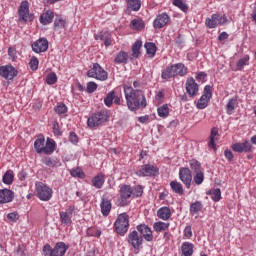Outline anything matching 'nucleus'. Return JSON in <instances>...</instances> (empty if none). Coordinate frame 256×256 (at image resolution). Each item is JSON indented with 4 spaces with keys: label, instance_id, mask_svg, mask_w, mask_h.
I'll return each instance as SVG.
<instances>
[{
    "label": "nucleus",
    "instance_id": "obj_1",
    "mask_svg": "<svg viewBox=\"0 0 256 256\" xmlns=\"http://www.w3.org/2000/svg\"><path fill=\"white\" fill-rule=\"evenodd\" d=\"M123 89L129 111H139V109H145V107H147V98H145L143 90L134 89L127 85H125Z\"/></svg>",
    "mask_w": 256,
    "mask_h": 256
},
{
    "label": "nucleus",
    "instance_id": "obj_2",
    "mask_svg": "<svg viewBox=\"0 0 256 256\" xmlns=\"http://www.w3.org/2000/svg\"><path fill=\"white\" fill-rule=\"evenodd\" d=\"M34 149L38 155L44 153L45 155H53L57 149V143L51 138H47L45 142V136L42 134L34 141Z\"/></svg>",
    "mask_w": 256,
    "mask_h": 256
},
{
    "label": "nucleus",
    "instance_id": "obj_3",
    "mask_svg": "<svg viewBox=\"0 0 256 256\" xmlns=\"http://www.w3.org/2000/svg\"><path fill=\"white\" fill-rule=\"evenodd\" d=\"M68 250L69 246L65 242H57L54 248H51L50 244L44 245L42 253L44 256H65Z\"/></svg>",
    "mask_w": 256,
    "mask_h": 256
},
{
    "label": "nucleus",
    "instance_id": "obj_4",
    "mask_svg": "<svg viewBox=\"0 0 256 256\" xmlns=\"http://www.w3.org/2000/svg\"><path fill=\"white\" fill-rule=\"evenodd\" d=\"M114 229L118 235L125 237L129 231V214L121 213L114 222Z\"/></svg>",
    "mask_w": 256,
    "mask_h": 256
},
{
    "label": "nucleus",
    "instance_id": "obj_5",
    "mask_svg": "<svg viewBox=\"0 0 256 256\" xmlns=\"http://www.w3.org/2000/svg\"><path fill=\"white\" fill-rule=\"evenodd\" d=\"M107 121H109V113L105 110H101L95 112L88 118L87 125L93 129V127H101V125H105Z\"/></svg>",
    "mask_w": 256,
    "mask_h": 256
},
{
    "label": "nucleus",
    "instance_id": "obj_6",
    "mask_svg": "<svg viewBox=\"0 0 256 256\" xmlns=\"http://www.w3.org/2000/svg\"><path fill=\"white\" fill-rule=\"evenodd\" d=\"M35 191L36 197H38L40 201H51L53 198V189L43 182L35 183Z\"/></svg>",
    "mask_w": 256,
    "mask_h": 256
},
{
    "label": "nucleus",
    "instance_id": "obj_7",
    "mask_svg": "<svg viewBox=\"0 0 256 256\" xmlns=\"http://www.w3.org/2000/svg\"><path fill=\"white\" fill-rule=\"evenodd\" d=\"M87 77L97 79L98 81H107V79H109V74L99 63H94L93 67L88 70Z\"/></svg>",
    "mask_w": 256,
    "mask_h": 256
},
{
    "label": "nucleus",
    "instance_id": "obj_8",
    "mask_svg": "<svg viewBox=\"0 0 256 256\" xmlns=\"http://www.w3.org/2000/svg\"><path fill=\"white\" fill-rule=\"evenodd\" d=\"M228 21L226 15L215 13L212 14L211 17L206 18L205 25L207 29H215L219 27V25H227Z\"/></svg>",
    "mask_w": 256,
    "mask_h": 256
},
{
    "label": "nucleus",
    "instance_id": "obj_9",
    "mask_svg": "<svg viewBox=\"0 0 256 256\" xmlns=\"http://www.w3.org/2000/svg\"><path fill=\"white\" fill-rule=\"evenodd\" d=\"M211 97H213V87L211 85H206L202 96L196 104L197 109H207Z\"/></svg>",
    "mask_w": 256,
    "mask_h": 256
},
{
    "label": "nucleus",
    "instance_id": "obj_10",
    "mask_svg": "<svg viewBox=\"0 0 256 256\" xmlns=\"http://www.w3.org/2000/svg\"><path fill=\"white\" fill-rule=\"evenodd\" d=\"M135 173L138 177H157L159 168L153 164H144Z\"/></svg>",
    "mask_w": 256,
    "mask_h": 256
},
{
    "label": "nucleus",
    "instance_id": "obj_11",
    "mask_svg": "<svg viewBox=\"0 0 256 256\" xmlns=\"http://www.w3.org/2000/svg\"><path fill=\"white\" fill-rule=\"evenodd\" d=\"M178 177L186 189H191V183H193V173L191 172V169L180 167Z\"/></svg>",
    "mask_w": 256,
    "mask_h": 256
},
{
    "label": "nucleus",
    "instance_id": "obj_12",
    "mask_svg": "<svg viewBox=\"0 0 256 256\" xmlns=\"http://www.w3.org/2000/svg\"><path fill=\"white\" fill-rule=\"evenodd\" d=\"M127 243L133 247L136 251H139L143 247V236L139 235L137 230L130 232L127 236Z\"/></svg>",
    "mask_w": 256,
    "mask_h": 256
},
{
    "label": "nucleus",
    "instance_id": "obj_13",
    "mask_svg": "<svg viewBox=\"0 0 256 256\" xmlns=\"http://www.w3.org/2000/svg\"><path fill=\"white\" fill-rule=\"evenodd\" d=\"M18 15L21 21L27 23V21H33V14L29 11V1H22L18 8Z\"/></svg>",
    "mask_w": 256,
    "mask_h": 256
},
{
    "label": "nucleus",
    "instance_id": "obj_14",
    "mask_svg": "<svg viewBox=\"0 0 256 256\" xmlns=\"http://www.w3.org/2000/svg\"><path fill=\"white\" fill-rule=\"evenodd\" d=\"M73 213H75V206H68L65 211L59 213L60 223L64 225V227H69L73 224Z\"/></svg>",
    "mask_w": 256,
    "mask_h": 256
},
{
    "label": "nucleus",
    "instance_id": "obj_15",
    "mask_svg": "<svg viewBox=\"0 0 256 256\" xmlns=\"http://www.w3.org/2000/svg\"><path fill=\"white\" fill-rule=\"evenodd\" d=\"M17 75H19V71H17L13 65L9 64L0 66V76H2L3 79H6L7 81H13Z\"/></svg>",
    "mask_w": 256,
    "mask_h": 256
},
{
    "label": "nucleus",
    "instance_id": "obj_16",
    "mask_svg": "<svg viewBox=\"0 0 256 256\" xmlns=\"http://www.w3.org/2000/svg\"><path fill=\"white\" fill-rule=\"evenodd\" d=\"M231 149L234 153H251L253 151V144L249 140H244L243 142L232 144Z\"/></svg>",
    "mask_w": 256,
    "mask_h": 256
},
{
    "label": "nucleus",
    "instance_id": "obj_17",
    "mask_svg": "<svg viewBox=\"0 0 256 256\" xmlns=\"http://www.w3.org/2000/svg\"><path fill=\"white\" fill-rule=\"evenodd\" d=\"M186 93H188L191 99H195L199 93V84L195 82L194 77H190L186 81Z\"/></svg>",
    "mask_w": 256,
    "mask_h": 256
},
{
    "label": "nucleus",
    "instance_id": "obj_18",
    "mask_svg": "<svg viewBox=\"0 0 256 256\" xmlns=\"http://www.w3.org/2000/svg\"><path fill=\"white\" fill-rule=\"evenodd\" d=\"M132 186L131 185H127V184H123L120 186V205L122 207H125V205H127V200L131 199V197H133L132 194Z\"/></svg>",
    "mask_w": 256,
    "mask_h": 256
},
{
    "label": "nucleus",
    "instance_id": "obj_19",
    "mask_svg": "<svg viewBox=\"0 0 256 256\" xmlns=\"http://www.w3.org/2000/svg\"><path fill=\"white\" fill-rule=\"evenodd\" d=\"M47 49H49V40L47 38H40L32 44L34 53H45Z\"/></svg>",
    "mask_w": 256,
    "mask_h": 256
},
{
    "label": "nucleus",
    "instance_id": "obj_20",
    "mask_svg": "<svg viewBox=\"0 0 256 256\" xmlns=\"http://www.w3.org/2000/svg\"><path fill=\"white\" fill-rule=\"evenodd\" d=\"M136 231L141 234L142 239L145 241H153V230L147 224H140L136 226Z\"/></svg>",
    "mask_w": 256,
    "mask_h": 256
},
{
    "label": "nucleus",
    "instance_id": "obj_21",
    "mask_svg": "<svg viewBox=\"0 0 256 256\" xmlns=\"http://www.w3.org/2000/svg\"><path fill=\"white\" fill-rule=\"evenodd\" d=\"M169 21H171V17H169L167 13L163 12L156 16L155 20L153 21V27L154 29H163V27H165Z\"/></svg>",
    "mask_w": 256,
    "mask_h": 256
},
{
    "label": "nucleus",
    "instance_id": "obj_22",
    "mask_svg": "<svg viewBox=\"0 0 256 256\" xmlns=\"http://www.w3.org/2000/svg\"><path fill=\"white\" fill-rule=\"evenodd\" d=\"M15 199V192L7 188L0 189V205L11 203Z\"/></svg>",
    "mask_w": 256,
    "mask_h": 256
},
{
    "label": "nucleus",
    "instance_id": "obj_23",
    "mask_svg": "<svg viewBox=\"0 0 256 256\" xmlns=\"http://www.w3.org/2000/svg\"><path fill=\"white\" fill-rule=\"evenodd\" d=\"M171 66L176 77H185V75L189 73V69L187 68V66H185L184 63L180 62L176 64H171Z\"/></svg>",
    "mask_w": 256,
    "mask_h": 256
},
{
    "label": "nucleus",
    "instance_id": "obj_24",
    "mask_svg": "<svg viewBox=\"0 0 256 256\" xmlns=\"http://www.w3.org/2000/svg\"><path fill=\"white\" fill-rule=\"evenodd\" d=\"M112 207L113 205L111 204V200L109 198L102 197V200L100 203V209L104 217H109Z\"/></svg>",
    "mask_w": 256,
    "mask_h": 256
},
{
    "label": "nucleus",
    "instance_id": "obj_25",
    "mask_svg": "<svg viewBox=\"0 0 256 256\" xmlns=\"http://www.w3.org/2000/svg\"><path fill=\"white\" fill-rule=\"evenodd\" d=\"M55 19V13L51 10H47L40 15L39 21L41 25H51Z\"/></svg>",
    "mask_w": 256,
    "mask_h": 256
},
{
    "label": "nucleus",
    "instance_id": "obj_26",
    "mask_svg": "<svg viewBox=\"0 0 256 256\" xmlns=\"http://www.w3.org/2000/svg\"><path fill=\"white\" fill-rule=\"evenodd\" d=\"M114 63H116L117 65H127L129 63V53L123 50L116 53Z\"/></svg>",
    "mask_w": 256,
    "mask_h": 256
},
{
    "label": "nucleus",
    "instance_id": "obj_27",
    "mask_svg": "<svg viewBox=\"0 0 256 256\" xmlns=\"http://www.w3.org/2000/svg\"><path fill=\"white\" fill-rule=\"evenodd\" d=\"M92 187H95V189H103V186L105 185V174L98 173L96 176H94L91 180Z\"/></svg>",
    "mask_w": 256,
    "mask_h": 256
},
{
    "label": "nucleus",
    "instance_id": "obj_28",
    "mask_svg": "<svg viewBox=\"0 0 256 256\" xmlns=\"http://www.w3.org/2000/svg\"><path fill=\"white\" fill-rule=\"evenodd\" d=\"M171 215H173V213H171V208L167 206H163L157 211V217L162 221H169V219H171Z\"/></svg>",
    "mask_w": 256,
    "mask_h": 256
},
{
    "label": "nucleus",
    "instance_id": "obj_29",
    "mask_svg": "<svg viewBox=\"0 0 256 256\" xmlns=\"http://www.w3.org/2000/svg\"><path fill=\"white\" fill-rule=\"evenodd\" d=\"M61 29H67V20L61 17H57L54 20L53 31L55 33H61Z\"/></svg>",
    "mask_w": 256,
    "mask_h": 256
},
{
    "label": "nucleus",
    "instance_id": "obj_30",
    "mask_svg": "<svg viewBox=\"0 0 256 256\" xmlns=\"http://www.w3.org/2000/svg\"><path fill=\"white\" fill-rule=\"evenodd\" d=\"M170 188L171 191L176 195H185V188H183V184L177 180H173L170 182Z\"/></svg>",
    "mask_w": 256,
    "mask_h": 256
},
{
    "label": "nucleus",
    "instance_id": "obj_31",
    "mask_svg": "<svg viewBox=\"0 0 256 256\" xmlns=\"http://www.w3.org/2000/svg\"><path fill=\"white\" fill-rule=\"evenodd\" d=\"M215 137H219V129L217 127H213L210 132L209 136V142H208V147L210 149H217V139Z\"/></svg>",
    "mask_w": 256,
    "mask_h": 256
},
{
    "label": "nucleus",
    "instance_id": "obj_32",
    "mask_svg": "<svg viewBox=\"0 0 256 256\" xmlns=\"http://www.w3.org/2000/svg\"><path fill=\"white\" fill-rule=\"evenodd\" d=\"M175 71L173 70V66L169 65L161 72V79L164 81H171V79H175Z\"/></svg>",
    "mask_w": 256,
    "mask_h": 256
},
{
    "label": "nucleus",
    "instance_id": "obj_33",
    "mask_svg": "<svg viewBox=\"0 0 256 256\" xmlns=\"http://www.w3.org/2000/svg\"><path fill=\"white\" fill-rule=\"evenodd\" d=\"M141 47H143V42L141 40H137L131 48L132 54L131 59H139L141 55Z\"/></svg>",
    "mask_w": 256,
    "mask_h": 256
},
{
    "label": "nucleus",
    "instance_id": "obj_34",
    "mask_svg": "<svg viewBox=\"0 0 256 256\" xmlns=\"http://www.w3.org/2000/svg\"><path fill=\"white\" fill-rule=\"evenodd\" d=\"M195 245L191 242H183L181 246V251L183 256H193Z\"/></svg>",
    "mask_w": 256,
    "mask_h": 256
},
{
    "label": "nucleus",
    "instance_id": "obj_35",
    "mask_svg": "<svg viewBox=\"0 0 256 256\" xmlns=\"http://www.w3.org/2000/svg\"><path fill=\"white\" fill-rule=\"evenodd\" d=\"M251 58L249 55H244V57L240 58L237 63L236 67L232 69V71H243L245 69L246 65H249V60Z\"/></svg>",
    "mask_w": 256,
    "mask_h": 256
},
{
    "label": "nucleus",
    "instance_id": "obj_36",
    "mask_svg": "<svg viewBox=\"0 0 256 256\" xmlns=\"http://www.w3.org/2000/svg\"><path fill=\"white\" fill-rule=\"evenodd\" d=\"M42 163L46 165V167H61V161H59L57 158L44 157L42 159Z\"/></svg>",
    "mask_w": 256,
    "mask_h": 256
},
{
    "label": "nucleus",
    "instance_id": "obj_37",
    "mask_svg": "<svg viewBox=\"0 0 256 256\" xmlns=\"http://www.w3.org/2000/svg\"><path fill=\"white\" fill-rule=\"evenodd\" d=\"M144 47L147 55L150 57V59H153L157 53V45H155L153 42H146Z\"/></svg>",
    "mask_w": 256,
    "mask_h": 256
},
{
    "label": "nucleus",
    "instance_id": "obj_38",
    "mask_svg": "<svg viewBox=\"0 0 256 256\" xmlns=\"http://www.w3.org/2000/svg\"><path fill=\"white\" fill-rule=\"evenodd\" d=\"M200 211H203V202L195 201L190 204V214L197 215Z\"/></svg>",
    "mask_w": 256,
    "mask_h": 256
},
{
    "label": "nucleus",
    "instance_id": "obj_39",
    "mask_svg": "<svg viewBox=\"0 0 256 256\" xmlns=\"http://www.w3.org/2000/svg\"><path fill=\"white\" fill-rule=\"evenodd\" d=\"M127 9L130 11H139L141 9V0H126Z\"/></svg>",
    "mask_w": 256,
    "mask_h": 256
},
{
    "label": "nucleus",
    "instance_id": "obj_40",
    "mask_svg": "<svg viewBox=\"0 0 256 256\" xmlns=\"http://www.w3.org/2000/svg\"><path fill=\"white\" fill-rule=\"evenodd\" d=\"M206 195H211V199H212V201H214V203H219V201H221V189L220 188H215L213 190H209L208 192H206Z\"/></svg>",
    "mask_w": 256,
    "mask_h": 256
},
{
    "label": "nucleus",
    "instance_id": "obj_41",
    "mask_svg": "<svg viewBox=\"0 0 256 256\" xmlns=\"http://www.w3.org/2000/svg\"><path fill=\"white\" fill-rule=\"evenodd\" d=\"M169 225L170 224L167 222L158 221L153 224V229L156 233H161L163 231H167V229H169Z\"/></svg>",
    "mask_w": 256,
    "mask_h": 256
},
{
    "label": "nucleus",
    "instance_id": "obj_42",
    "mask_svg": "<svg viewBox=\"0 0 256 256\" xmlns=\"http://www.w3.org/2000/svg\"><path fill=\"white\" fill-rule=\"evenodd\" d=\"M172 4L174 7H178L180 11H183V13H187V11H189V6L185 0H173Z\"/></svg>",
    "mask_w": 256,
    "mask_h": 256
},
{
    "label": "nucleus",
    "instance_id": "obj_43",
    "mask_svg": "<svg viewBox=\"0 0 256 256\" xmlns=\"http://www.w3.org/2000/svg\"><path fill=\"white\" fill-rule=\"evenodd\" d=\"M157 114L162 119H167V117H169V105L163 104L162 106L158 107Z\"/></svg>",
    "mask_w": 256,
    "mask_h": 256
},
{
    "label": "nucleus",
    "instance_id": "obj_44",
    "mask_svg": "<svg viewBox=\"0 0 256 256\" xmlns=\"http://www.w3.org/2000/svg\"><path fill=\"white\" fill-rule=\"evenodd\" d=\"M236 107H237V98L229 99L226 105V113L228 115H233V111H235Z\"/></svg>",
    "mask_w": 256,
    "mask_h": 256
},
{
    "label": "nucleus",
    "instance_id": "obj_45",
    "mask_svg": "<svg viewBox=\"0 0 256 256\" xmlns=\"http://www.w3.org/2000/svg\"><path fill=\"white\" fill-rule=\"evenodd\" d=\"M144 187L142 185L132 186V198L137 199L143 196Z\"/></svg>",
    "mask_w": 256,
    "mask_h": 256
},
{
    "label": "nucleus",
    "instance_id": "obj_46",
    "mask_svg": "<svg viewBox=\"0 0 256 256\" xmlns=\"http://www.w3.org/2000/svg\"><path fill=\"white\" fill-rule=\"evenodd\" d=\"M189 165H190L191 171H193L194 173H199V172L203 171V169L201 167V162H199L196 159L190 160Z\"/></svg>",
    "mask_w": 256,
    "mask_h": 256
},
{
    "label": "nucleus",
    "instance_id": "obj_47",
    "mask_svg": "<svg viewBox=\"0 0 256 256\" xmlns=\"http://www.w3.org/2000/svg\"><path fill=\"white\" fill-rule=\"evenodd\" d=\"M131 29H136L137 31H141L145 29V22L141 19H133L130 23Z\"/></svg>",
    "mask_w": 256,
    "mask_h": 256
},
{
    "label": "nucleus",
    "instance_id": "obj_48",
    "mask_svg": "<svg viewBox=\"0 0 256 256\" xmlns=\"http://www.w3.org/2000/svg\"><path fill=\"white\" fill-rule=\"evenodd\" d=\"M203 181H205V172H196L193 176L194 185H203Z\"/></svg>",
    "mask_w": 256,
    "mask_h": 256
},
{
    "label": "nucleus",
    "instance_id": "obj_49",
    "mask_svg": "<svg viewBox=\"0 0 256 256\" xmlns=\"http://www.w3.org/2000/svg\"><path fill=\"white\" fill-rule=\"evenodd\" d=\"M14 175H13V171L12 170H8L6 171V173L3 175L2 177V181L5 185H11L13 183V179H14Z\"/></svg>",
    "mask_w": 256,
    "mask_h": 256
},
{
    "label": "nucleus",
    "instance_id": "obj_50",
    "mask_svg": "<svg viewBox=\"0 0 256 256\" xmlns=\"http://www.w3.org/2000/svg\"><path fill=\"white\" fill-rule=\"evenodd\" d=\"M54 111L58 115H65V113H67L69 109L67 108V105H65V103L61 102L54 107Z\"/></svg>",
    "mask_w": 256,
    "mask_h": 256
},
{
    "label": "nucleus",
    "instance_id": "obj_51",
    "mask_svg": "<svg viewBox=\"0 0 256 256\" xmlns=\"http://www.w3.org/2000/svg\"><path fill=\"white\" fill-rule=\"evenodd\" d=\"M114 99H115V91L112 90L104 98V105H106V107H111V105H113Z\"/></svg>",
    "mask_w": 256,
    "mask_h": 256
},
{
    "label": "nucleus",
    "instance_id": "obj_52",
    "mask_svg": "<svg viewBox=\"0 0 256 256\" xmlns=\"http://www.w3.org/2000/svg\"><path fill=\"white\" fill-rule=\"evenodd\" d=\"M72 177H77L78 179H85V172L81 168H75L70 171Z\"/></svg>",
    "mask_w": 256,
    "mask_h": 256
},
{
    "label": "nucleus",
    "instance_id": "obj_53",
    "mask_svg": "<svg viewBox=\"0 0 256 256\" xmlns=\"http://www.w3.org/2000/svg\"><path fill=\"white\" fill-rule=\"evenodd\" d=\"M47 85H55L57 83V74L55 72H51L46 76Z\"/></svg>",
    "mask_w": 256,
    "mask_h": 256
},
{
    "label": "nucleus",
    "instance_id": "obj_54",
    "mask_svg": "<svg viewBox=\"0 0 256 256\" xmlns=\"http://www.w3.org/2000/svg\"><path fill=\"white\" fill-rule=\"evenodd\" d=\"M111 37V33L109 31H101L100 33L95 35L96 41H104Z\"/></svg>",
    "mask_w": 256,
    "mask_h": 256
},
{
    "label": "nucleus",
    "instance_id": "obj_55",
    "mask_svg": "<svg viewBox=\"0 0 256 256\" xmlns=\"http://www.w3.org/2000/svg\"><path fill=\"white\" fill-rule=\"evenodd\" d=\"M29 65L32 71H37V69H39V59L33 56L29 62Z\"/></svg>",
    "mask_w": 256,
    "mask_h": 256
},
{
    "label": "nucleus",
    "instance_id": "obj_56",
    "mask_svg": "<svg viewBox=\"0 0 256 256\" xmlns=\"http://www.w3.org/2000/svg\"><path fill=\"white\" fill-rule=\"evenodd\" d=\"M87 93H95L97 91V83L95 82H88L87 83V88H86Z\"/></svg>",
    "mask_w": 256,
    "mask_h": 256
},
{
    "label": "nucleus",
    "instance_id": "obj_57",
    "mask_svg": "<svg viewBox=\"0 0 256 256\" xmlns=\"http://www.w3.org/2000/svg\"><path fill=\"white\" fill-rule=\"evenodd\" d=\"M69 141L72 143V145H77V143H79V136H77V133L70 132Z\"/></svg>",
    "mask_w": 256,
    "mask_h": 256
},
{
    "label": "nucleus",
    "instance_id": "obj_58",
    "mask_svg": "<svg viewBox=\"0 0 256 256\" xmlns=\"http://www.w3.org/2000/svg\"><path fill=\"white\" fill-rule=\"evenodd\" d=\"M184 237H186V239H191L193 237V230H191V225L185 227Z\"/></svg>",
    "mask_w": 256,
    "mask_h": 256
},
{
    "label": "nucleus",
    "instance_id": "obj_59",
    "mask_svg": "<svg viewBox=\"0 0 256 256\" xmlns=\"http://www.w3.org/2000/svg\"><path fill=\"white\" fill-rule=\"evenodd\" d=\"M7 219L16 223L19 220V214L15 212H11L7 214Z\"/></svg>",
    "mask_w": 256,
    "mask_h": 256
},
{
    "label": "nucleus",
    "instance_id": "obj_60",
    "mask_svg": "<svg viewBox=\"0 0 256 256\" xmlns=\"http://www.w3.org/2000/svg\"><path fill=\"white\" fill-rule=\"evenodd\" d=\"M8 55L12 61H15L17 59V50L14 48H8Z\"/></svg>",
    "mask_w": 256,
    "mask_h": 256
},
{
    "label": "nucleus",
    "instance_id": "obj_61",
    "mask_svg": "<svg viewBox=\"0 0 256 256\" xmlns=\"http://www.w3.org/2000/svg\"><path fill=\"white\" fill-rule=\"evenodd\" d=\"M224 156H225V158L227 159V161H229V162H231V161H233V159H234V155H233V152L231 151V150H229V149H227V150H225L224 151Z\"/></svg>",
    "mask_w": 256,
    "mask_h": 256
},
{
    "label": "nucleus",
    "instance_id": "obj_62",
    "mask_svg": "<svg viewBox=\"0 0 256 256\" xmlns=\"http://www.w3.org/2000/svg\"><path fill=\"white\" fill-rule=\"evenodd\" d=\"M52 129L54 135H61V128L59 127V122H54Z\"/></svg>",
    "mask_w": 256,
    "mask_h": 256
},
{
    "label": "nucleus",
    "instance_id": "obj_63",
    "mask_svg": "<svg viewBox=\"0 0 256 256\" xmlns=\"http://www.w3.org/2000/svg\"><path fill=\"white\" fill-rule=\"evenodd\" d=\"M205 79H207V73H205V72H198L196 74V80H198V81H205Z\"/></svg>",
    "mask_w": 256,
    "mask_h": 256
},
{
    "label": "nucleus",
    "instance_id": "obj_64",
    "mask_svg": "<svg viewBox=\"0 0 256 256\" xmlns=\"http://www.w3.org/2000/svg\"><path fill=\"white\" fill-rule=\"evenodd\" d=\"M225 39H229V34L227 32H222L218 36L219 41H225Z\"/></svg>",
    "mask_w": 256,
    "mask_h": 256
}]
</instances>
